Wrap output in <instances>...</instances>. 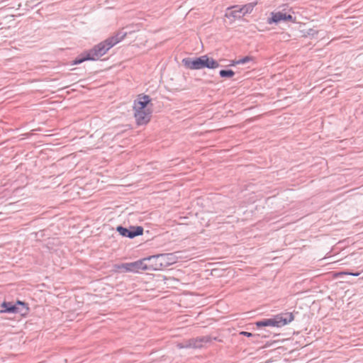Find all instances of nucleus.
Returning a JSON list of instances; mask_svg holds the SVG:
<instances>
[{
    "label": "nucleus",
    "mask_w": 363,
    "mask_h": 363,
    "mask_svg": "<svg viewBox=\"0 0 363 363\" xmlns=\"http://www.w3.org/2000/svg\"><path fill=\"white\" fill-rule=\"evenodd\" d=\"M294 320L292 313L288 315V318H284L281 315H277L272 318L265 319L261 321L256 322V325L258 328L271 326L279 328L287 325Z\"/></svg>",
    "instance_id": "1"
},
{
    "label": "nucleus",
    "mask_w": 363,
    "mask_h": 363,
    "mask_svg": "<svg viewBox=\"0 0 363 363\" xmlns=\"http://www.w3.org/2000/svg\"><path fill=\"white\" fill-rule=\"evenodd\" d=\"M112 47H113V43L111 40L109 42L108 40L106 39L96 45L86 52L90 57V60H96L105 55Z\"/></svg>",
    "instance_id": "2"
},
{
    "label": "nucleus",
    "mask_w": 363,
    "mask_h": 363,
    "mask_svg": "<svg viewBox=\"0 0 363 363\" xmlns=\"http://www.w3.org/2000/svg\"><path fill=\"white\" fill-rule=\"evenodd\" d=\"M153 270H162L176 262V257L173 254L159 255L152 256Z\"/></svg>",
    "instance_id": "3"
},
{
    "label": "nucleus",
    "mask_w": 363,
    "mask_h": 363,
    "mask_svg": "<svg viewBox=\"0 0 363 363\" xmlns=\"http://www.w3.org/2000/svg\"><path fill=\"white\" fill-rule=\"evenodd\" d=\"M183 65L190 69H201L204 68V56L200 57H186L182 60Z\"/></svg>",
    "instance_id": "4"
},
{
    "label": "nucleus",
    "mask_w": 363,
    "mask_h": 363,
    "mask_svg": "<svg viewBox=\"0 0 363 363\" xmlns=\"http://www.w3.org/2000/svg\"><path fill=\"white\" fill-rule=\"evenodd\" d=\"M271 18L267 19V23L269 24L272 23H279L281 21H287L292 23H296V18L292 16L290 14H286L285 13H282L281 11L279 12H272Z\"/></svg>",
    "instance_id": "5"
},
{
    "label": "nucleus",
    "mask_w": 363,
    "mask_h": 363,
    "mask_svg": "<svg viewBox=\"0 0 363 363\" xmlns=\"http://www.w3.org/2000/svg\"><path fill=\"white\" fill-rule=\"evenodd\" d=\"M133 272H138L140 270H153V262L152 257L131 262Z\"/></svg>",
    "instance_id": "6"
},
{
    "label": "nucleus",
    "mask_w": 363,
    "mask_h": 363,
    "mask_svg": "<svg viewBox=\"0 0 363 363\" xmlns=\"http://www.w3.org/2000/svg\"><path fill=\"white\" fill-rule=\"evenodd\" d=\"M134 116L136 121V123L139 125L147 124L152 116V111L150 108L145 110H134Z\"/></svg>",
    "instance_id": "7"
},
{
    "label": "nucleus",
    "mask_w": 363,
    "mask_h": 363,
    "mask_svg": "<svg viewBox=\"0 0 363 363\" xmlns=\"http://www.w3.org/2000/svg\"><path fill=\"white\" fill-rule=\"evenodd\" d=\"M117 231L123 237L133 238L135 236L141 235L143 233V228L140 226L136 228H131L128 229L122 226H118L116 228Z\"/></svg>",
    "instance_id": "8"
},
{
    "label": "nucleus",
    "mask_w": 363,
    "mask_h": 363,
    "mask_svg": "<svg viewBox=\"0 0 363 363\" xmlns=\"http://www.w3.org/2000/svg\"><path fill=\"white\" fill-rule=\"evenodd\" d=\"M150 102V96L147 95H143L138 98V101L134 103V110H145L147 109V105Z\"/></svg>",
    "instance_id": "9"
},
{
    "label": "nucleus",
    "mask_w": 363,
    "mask_h": 363,
    "mask_svg": "<svg viewBox=\"0 0 363 363\" xmlns=\"http://www.w3.org/2000/svg\"><path fill=\"white\" fill-rule=\"evenodd\" d=\"M1 307L3 309L0 311L1 313H17L18 308L16 306L13 305L10 302H3L1 303Z\"/></svg>",
    "instance_id": "10"
},
{
    "label": "nucleus",
    "mask_w": 363,
    "mask_h": 363,
    "mask_svg": "<svg viewBox=\"0 0 363 363\" xmlns=\"http://www.w3.org/2000/svg\"><path fill=\"white\" fill-rule=\"evenodd\" d=\"M203 346V340H199V344L198 345H195L193 344V340H187L184 342H180L177 344V347L179 349H184V348H197V347H201Z\"/></svg>",
    "instance_id": "11"
},
{
    "label": "nucleus",
    "mask_w": 363,
    "mask_h": 363,
    "mask_svg": "<svg viewBox=\"0 0 363 363\" xmlns=\"http://www.w3.org/2000/svg\"><path fill=\"white\" fill-rule=\"evenodd\" d=\"M256 5V3H250L240 7L239 6H235V9H239V11H241L242 16H245L247 13H250Z\"/></svg>",
    "instance_id": "12"
},
{
    "label": "nucleus",
    "mask_w": 363,
    "mask_h": 363,
    "mask_svg": "<svg viewBox=\"0 0 363 363\" xmlns=\"http://www.w3.org/2000/svg\"><path fill=\"white\" fill-rule=\"evenodd\" d=\"M127 33L124 31H120L116 34V35L107 38L108 41L111 40L113 43V46L121 42L126 36Z\"/></svg>",
    "instance_id": "13"
},
{
    "label": "nucleus",
    "mask_w": 363,
    "mask_h": 363,
    "mask_svg": "<svg viewBox=\"0 0 363 363\" xmlns=\"http://www.w3.org/2000/svg\"><path fill=\"white\" fill-rule=\"evenodd\" d=\"M116 269L118 272H133V269L132 267L131 262L124 263L121 265H118V266H116Z\"/></svg>",
    "instance_id": "14"
},
{
    "label": "nucleus",
    "mask_w": 363,
    "mask_h": 363,
    "mask_svg": "<svg viewBox=\"0 0 363 363\" xmlns=\"http://www.w3.org/2000/svg\"><path fill=\"white\" fill-rule=\"evenodd\" d=\"M90 60V57L88 55L86 52L82 53L79 57H77L74 61L73 65H79L82 63L84 61Z\"/></svg>",
    "instance_id": "15"
},
{
    "label": "nucleus",
    "mask_w": 363,
    "mask_h": 363,
    "mask_svg": "<svg viewBox=\"0 0 363 363\" xmlns=\"http://www.w3.org/2000/svg\"><path fill=\"white\" fill-rule=\"evenodd\" d=\"M219 66V64L217 61L214 60L212 58H209L206 55V68H216Z\"/></svg>",
    "instance_id": "16"
},
{
    "label": "nucleus",
    "mask_w": 363,
    "mask_h": 363,
    "mask_svg": "<svg viewBox=\"0 0 363 363\" xmlns=\"http://www.w3.org/2000/svg\"><path fill=\"white\" fill-rule=\"evenodd\" d=\"M219 74L223 78H230L235 75V72L232 69H222L220 71Z\"/></svg>",
    "instance_id": "17"
},
{
    "label": "nucleus",
    "mask_w": 363,
    "mask_h": 363,
    "mask_svg": "<svg viewBox=\"0 0 363 363\" xmlns=\"http://www.w3.org/2000/svg\"><path fill=\"white\" fill-rule=\"evenodd\" d=\"M342 275H352V276H359V273H352V272H335L333 274V278H337Z\"/></svg>",
    "instance_id": "18"
},
{
    "label": "nucleus",
    "mask_w": 363,
    "mask_h": 363,
    "mask_svg": "<svg viewBox=\"0 0 363 363\" xmlns=\"http://www.w3.org/2000/svg\"><path fill=\"white\" fill-rule=\"evenodd\" d=\"M233 10L230 13V15L233 17V18H240L242 16V14L241 13V11H239V9H235V6H233L231 8Z\"/></svg>",
    "instance_id": "19"
},
{
    "label": "nucleus",
    "mask_w": 363,
    "mask_h": 363,
    "mask_svg": "<svg viewBox=\"0 0 363 363\" xmlns=\"http://www.w3.org/2000/svg\"><path fill=\"white\" fill-rule=\"evenodd\" d=\"M252 60V58L251 57L245 56V57H242V59H240V60H237L235 62V64H238V65L245 64L247 62H249Z\"/></svg>",
    "instance_id": "20"
},
{
    "label": "nucleus",
    "mask_w": 363,
    "mask_h": 363,
    "mask_svg": "<svg viewBox=\"0 0 363 363\" xmlns=\"http://www.w3.org/2000/svg\"><path fill=\"white\" fill-rule=\"evenodd\" d=\"M240 334L242 335L247 336L248 337H252L253 335L251 333H248V332H245V331H242L240 333Z\"/></svg>",
    "instance_id": "21"
},
{
    "label": "nucleus",
    "mask_w": 363,
    "mask_h": 363,
    "mask_svg": "<svg viewBox=\"0 0 363 363\" xmlns=\"http://www.w3.org/2000/svg\"><path fill=\"white\" fill-rule=\"evenodd\" d=\"M201 339H192L191 340H193V344H194L195 345H198L199 344V340Z\"/></svg>",
    "instance_id": "22"
},
{
    "label": "nucleus",
    "mask_w": 363,
    "mask_h": 363,
    "mask_svg": "<svg viewBox=\"0 0 363 363\" xmlns=\"http://www.w3.org/2000/svg\"><path fill=\"white\" fill-rule=\"evenodd\" d=\"M16 303L18 304V305H22V306L25 305L24 303L21 301H18Z\"/></svg>",
    "instance_id": "23"
},
{
    "label": "nucleus",
    "mask_w": 363,
    "mask_h": 363,
    "mask_svg": "<svg viewBox=\"0 0 363 363\" xmlns=\"http://www.w3.org/2000/svg\"><path fill=\"white\" fill-rule=\"evenodd\" d=\"M271 345H272V343H267V344H266V345L264 346V347H269V346H270Z\"/></svg>",
    "instance_id": "24"
}]
</instances>
